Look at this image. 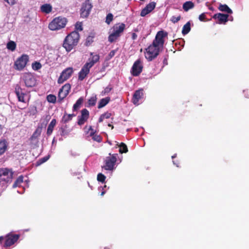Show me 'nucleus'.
<instances>
[{
	"mask_svg": "<svg viewBox=\"0 0 249 249\" xmlns=\"http://www.w3.org/2000/svg\"><path fill=\"white\" fill-rule=\"evenodd\" d=\"M22 79L27 87H32L36 85V80L33 75L30 72H25L22 74Z\"/></svg>",
	"mask_w": 249,
	"mask_h": 249,
	"instance_id": "0eeeda50",
	"label": "nucleus"
},
{
	"mask_svg": "<svg viewBox=\"0 0 249 249\" xmlns=\"http://www.w3.org/2000/svg\"><path fill=\"white\" fill-rule=\"evenodd\" d=\"M4 0L6 1L9 4L11 5L15 4L17 1V0Z\"/></svg>",
	"mask_w": 249,
	"mask_h": 249,
	"instance_id": "c03bdc74",
	"label": "nucleus"
},
{
	"mask_svg": "<svg viewBox=\"0 0 249 249\" xmlns=\"http://www.w3.org/2000/svg\"><path fill=\"white\" fill-rule=\"evenodd\" d=\"M219 9L221 11L227 12L228 13H231V10L227 5H220Z\"/></svg>",
	"mask_w": 249,
	"mask_h": 249,
	"instance_id": "2f4dec72",
	"label": "nucleus"
},
{
	"mask_svg": "<svg viewBox=\"0 0 249 249\" xmlns=\"http://www.w3.org/2000/svg\"><path fill=\"white\" fill-rule=\"evenodd\" d=\"M2 126L0 124V134L2 132Z\"/></svg>",
	"mask_w": 249,
	"mask_h": 249,
	"instance_id": "864d4df0",
	"label": "nucleus"
},
{
	"mask_svg": "<svg viewBox=\"0 0 249 249\" xmlns=\"http://www.w3.org/2000/svg\"><path fill=\"white\" fill-rule=\"evenodd\" d=\"M71 89V86L69 84H66L63 86L60 89L58 93V97L62 100L65 98L69 94Z\"/></svg>",
	"mask_w": 249,
	"mask_h": 249,
	"instance_id": "dca6fc26",
	"label": "nucleus"
},
{
	"mask_svg": "<svg viewBox=\"0 0 249 249\" xmlns=\"http://www.w3.org/2000/svg\"><path fill=\"white\" fill-rule=\"evenodd\" d=\"M15 93L18 98V100L19 102H21L24 103H26L27 102H28L29 98H26L27 95L22 91V89L19 86H17L16 87Z\"/></svg>",
	"mask_w": 249,
	"mask_h": 249,
	"instance_id": "9b49d317",
	"label": "nucleus"
},
{
	"mask_svg": "<svg viewBox=\"0 0 249 249\" xmlns=\"http://www.w3.org/2000/svg\"><path fill=\"white\" fill-rule=\"evenodd\" d=\"M87 41H92V37H91L90 36H89L88 38H87Z\"/></svg>",
	"mask_w": 249,
	"mask_h": 249,
	"instance_id": "8fccbe9b",
	"label": "nucleus"
},
{
	"mask_svg": "<svg viewBox=\"0 0 249 249\" xmlns=\"http://www.w3.org/2000/svg\"><path fill=\"white\" fill-rule=\"evenodd\" d=\"M47 100L48 102L54 103L56 102V96L53 94H49L47 96Z\"/></svg>",
	"mask_w": 249,
	"mask_h": 249,
	"instance_id": "72a5a7b5",
	"label": "nucleus"
},
{
	"mask_svg": "<svg viewBox=\"0 0 249 249\" xmlns=\"http://www.w3.org/2000/svg\"><path fill=\"white\" fill-rule=\"evenodd\" d=\"M109 55L111 56H112L114 55V52L113 51H112L110 53H109Z\"/></svg>",
	"mask_w": 249,
	"mask_h": 249,
	"instance_id": "3c124183",
	"label": "nucleus"
},
{
	"mask_svg": "<svg viewBox=\"0 0 249 249\" xmlns=\"http://www.w3.org/2000/svg\"><path fill=\"white\" fill-rule=\"evenodd\" d=\"M142 65L140 60H137L133 64L131 72L133 75L138 76L142 72Z\"/></svg>",
	"mask_w": 249,
	"mask_h": 249,
	"instance_id": "f8f14e48",
	"label": "nucleus"
},
{
	"mask_svg": "<svg viewBox=\"0 0 249 249\" xmlns=\"http://www.w3.org/2000/svg\"><path fill=\"white\" fill-rule=\"evenodd\" d=\"M160 50L161 49L152 44L145 49V57L148 61H151L158 55Z\"/></svg>",
	"mask_w": 249,
	"mask_h": 249,
	"instance_id": "20e7f679",
	"label": "nucleus"
},
{
	"mask_svg": "<svg viewBox=\"0 0 249 249\" xmlns=\"http://www.w3.org/2000/svg\"><path fill=\"white\" fill-rule=\"evenodd\" d=\"M40 9L42 12L49 14L52 10V6L50 4H44L41 6Z\"/></svg>",
	"mask_w": 249,
	"mask_h": 249,
	"instance_id": "5701e85b",
	"label": "nucleus"
},
{
	"mask_svg": "<svg viewBox=\"0 0 249 249\" xmlns=\"http://www.w3.org/2000/svg\"><path fill=\"white\" fill-rule=\"evenodd\" d=\"M85 132L87 134L89 135V136L92 137V139L97 142H100L102 140L101 137L97 134H95L94 130L92 129L91 126H87L85 127Z\"/></svg>",
	"mask_w": 249,
	"mask_h": 249,
	"instance_id": "4468645a",
	"label": "nucleus"
},
{
	"mask_svg": "<svg viewBox=\"0 0 249 249\" xmlns=\"http://www.w3.org/2000/svg\"><path fill=\"white\" fill-rule=\"evenodd\" d=\"M75 29L78 31H82L83 30L82 24L81 22H77L75 24Z\"/></svg>",
	"mask_w": 249,
	"mask_h": 249,
	"instance_id": "79ce46f5",
	"label": "nucleus"
},
{
	"mask_svg": "<svg viewBox=\"0 0 249 249\" xmlns=\"http://www.w3.org/2000/svg\"><path fill=\"white\" fill-rule=\"evenodd\" d=\"M110 99L109 97H106L101 99L98 105V108H101L105 107L109 101Z\"/></svg>",
	"mask_w": 249,
	"mask_h": 249,
	"instance_id": "bb28decb",
	"label": "nucleus"
},
{
	"mask_svg": "<svg viewBox=\"0 0 249 249\" xmlns=\"http://www.w3.org/2000/svg\"><path fill=\"white\" fill-rule=\"evenodd\" d=\"M105 194V191H103L101 193V195L103 196Z\"/></svg>",
	"mask_w": 249,
	"mask_h": 249,
	"instance_id": "6e6d98bb",
	"label": "nucleus"
},
{
	"mask_svg": "<svg viewBox=\"0 0 249 249\" xmlns=\"http://www.w3.org/2000/svg\"><path fill=\"white\" fill-rule=\"evenodd\" d=\"M18 238L19 235L18 234L7 235L5 243V246L9 247L12 245L18 240Z\"/></svg>",
	"mask_w": 249,
	"mask_h": 249,
	"instance_id": "6ab92c4d",
	"label": "nucleus"
},
{
	"mask_svg": "<svg viewBox=\"0 0 249 249\" xmlns=\"http://www.w3.org/2000/svg\"><path fill=\"white\" fill-rule=\"evenodd\" d=\"M104 119V117L103 116V115H101L99 119V122L101 123L103 122Z\"/></svg>",
	"mask_w": 249,
	"mask_h": 249,
	"instance_id": "09e8293b",
	"label": "nucleus"
},
{
	"mask_svg": "<svg viewBox=\"0 0 249 249\" xmlns=\"http://www.w3.org/2000/svg\"><path fill=\"white\" fill-rule=\"evenodd\" d=\"M143 95L142 90V89H139L135 91L133 95L132 102L133 103L136 105L139 104V101L141 99L142 96Z\"/></svg>",
	"mask_w": 249,
	"mask_h": 249,
	"instance_id": "aec40b11",
	"label": "nucleus"
},
{
	"mask_svg": "<svg viewBox=\"0 0 249 249\" xmlns=\"http://www.w3.org/2000/svg\"><path fill=\"white\" fill-rule=\"evenodd\" d=\"M90 69L84 65L78 73V79L80 81L83 80L89 73Z\"/></svg>",
	"mask_w": 249,
	"mask_h": 249,
	"instance_id": "a211bd4d",
	"label": "nucleus"
},
{
	"mask_svg": "<svg viewBox=\"0 0 249 249\" xmlns=\"http://www.w3.org/2000/svg\"><path fill=\"white\" fill-rule=\"evenodd\" d=\"M100 59V56L98 54L91 53L90 57L88 59L87 62L85 63V65L89 68H91L96 63H97Z\"/></svg>",
	"mask_w": 249,
	"mask_h": 249,
	"instance_id": "2eb2a0df",
	"label": "nucleus"
},
{
	"mask_svg": "<svg viewBox=\"0 0 249 249\" xmlns=\"http://www.w3.org/2000/svg\"><path fill=\"white\" fill-rule=\"evenodd\" d=\"M29 60V56L27 54H22L18 57L14 62V68L19 71H22L26 66Z\"/></svg>",
	"mask_w": 249,
	"mask_h": 249,
	"instance_id": "39448f33",
	"label": "nucleus"
},
{
	"mask_svg": "<svg viewBox=\"0 0 249 249\" xmlns=\"http://www.w3.org/2000/svg\"><path fill=\"white\" fill-rule=\"evenodd\" d=\"M194 7V4L191 1L185 2L183 5V9L185 11H188L189 9Z\"/></svg>",
	"mask_w": 249,
	"mask_h": 249,
	"instance_id": "393cba45",
	"label": "nucleus"
},
{
	"mask_svg": "<svg viewBox=\"0 0 249 249\" xmlns=\"http://www.w3.org/2000/svg\"><path fill=\"white\" fill-rule=\"evenodd\" d=\"M180 19V16H178V17L173 16V17H172V18H171V21L173 23H175L178 22Z\"/></svg>",
	"mask_w": 249,
	"mask_h": 249,
	"instance_id": "ea45409f",
	"label": "nucleus"
},
{
	"mask_svg": "<svg viewBox=\"0 0 249 249\" xmlns=\"http://www.w3.org/2000/svg\"><path fill=\"white\" fill-rule=\"evenodd\" d=\"M79 34L77 32H72L65 38L63 44V47L67 52H70L77 45L79 39Z\"/></svg>",
	"mask_w": 249,
	"mask_h": 249,
	"instance_id": "f257e3e1",
	"label": "nucleus"
},
{
	"mask_svg": "<svg viewBox=\"0 0 249 249\" xmlns=\"http://www.w3.org/2000/svg\"><path fill=\"white\" fill-rule=\"evenodd\" d=\"M74 115L73 114H65L63 117V121L67 123L72 119Z\"/></svg>",
	"mask_w": 249,
	"mask_h": 249,
	"instance_id": "f704fd0d",
	"label": "nucleus"
},
{
	"mask_svg": "<svg viewBox=\"0 0 249 249\" xmlns=\"http://www.w3.org/2000/svg\"><path fill=\"white\" fill-rule=\"evenodd\" d=\"M92 7L91 2L89 0H86L82 5L81 10V16L83 18H87L89 14Z\"/></svg>",
	"mask_w": 249,
	"mask_h": 249,
	"instance_id": "9d476101",
	"label": "nucleus"
},
{
	"mask_svg": "<svg viewBox=\"0 0 249 249\" xmlns=\"http://www.w3.org/2000/svg\"><path fill=\"white\" fill-rule=\"evenodd\" d=\"M125 27V24L123 23H119L114 25L112 28V33L108 36V41L112 42L116 40L124 32Z\"/></svg>",
	"mask_w": 249,
	"mask_h": 249,
	"instance_id": "f03ea898",
	"label": "nucleus"
},
{
	"mask_svg": "<svg viewBox=\"0 0 249 249\" xmlns=\"http://www.w3.org/2000/svg\"><path fill=\"white\" fill-rule=\"evenodd\" d=\"M67 22L66 18L57 17L49 23L48 27L52 31L59 30L65 27Z\"/></svg>",
	"mask_w": 249,
	"mask_h": 249,
	"instance_id": "7ed1b4c3",
	"label": "nucleus"
},
{
	"mask_svg": "<svg viewBox=\"0 0 249 249\" xmlns=\"http://www.w3.org/2000/svg\"><path fill=\"white\" fill-rule=\"evenodd\" d=\"M83 99L82 98H80L73 105V108L74 110L78 109L83 102Z\"/></svg>",
	"mask_w": 249,
	"mask_h": 249,
	"instance_id": "473e14b6",
	"label": "nucleus"
},
{
	"mask_svg": "<svg viewBox=\"0 0 249 249\" xmlns=\"http://www.w3.org/2000/svg\"><path fill=\"white\" fill-rule=\"evenodd\" d=\"M49 157H50V156H47L46 157H44V158H42L41 159V160H42L41 162L43 163V162L46 161L49 159Z\"/></svg>",
	"mask_w": 249,
	"mask_h": 249,
	"instance_id": "49530a36",
	"label": "nucleus"
},
{
	"mask_svg": "<svg viewBox=\"0 0 249 249\" xmlns=\"http://www.w3.org/2000/svg\"><path fill=\"white\" fill-rule=\"evenodd\" d=\"M42 68L41 63L37 61H35L32 64V68L34 71H37Z\"/></svg>",
	"mask_w": 249,
	"mask_h": 249,
	"instance_id": "c756f323",
	"label": "nucleus"
},
{
	"mask_svg": "<svg viewBox=\"0 0 249 249\" xmlns=\"http://www.w3.org/2000/svg\"><path fill=\"white\" fill-rule=\"evenodd\" d=\"M96 96L92 95L88 101V106H94L96 102Z\"/></svg>",
	"mask_w": 249,
	"mask_h": 249,
	"instance_id": "c85d7f7f",
	"label": "nucleus"
},
{
	"mask_svg": "<svg viewBox=\"0 0 249 249\" xmlns=\"http://www.w3.org/2000/svg\"><path fill=\"white\" fill-rule=\"evenodd\" d=\"M73 72V69L71 67L68 68L63 71L58 79V83L62 84L67 80L71 76Z\"/></svg>",
	"mask_w": 249,
	"mask_h": 249,
	"instance_id": "6e6552de",
	"label": "nucleus"
},
{
	"mask_svg": "<svg viewBox=\"0 0 249 249\" xmlns=\"http://www.w3.org/2000/svg\"><path fill=\"white\" fill-rule=\"evenodd\" d=\"M198 18L201 21H204V20L206 18L205 13H202L201 15H200Z\"/></svg>",
	"mask_w": 249,
	"mask_h": 249,
	"instance_id": "37998d69",
	"label": "nucleus"
},
{
	"mask_svg": "<svg viewBox=\"0 0 249 249\" xmlns=\"http://www.w3.org/2000/svg\"><path fill=\"white\" fill-rule=\"evenodd\" d=\"M176 156H177V155H176V154H175L174 156H173L172 157V159L175 158V157H176Z\"/></svg>",
	"mask_w": 249,
	"mask_h": 249,
	"instance_id": "4d7b16f0",
	"label": "nucleus"
},
{
	"mask_svg": "<svg viewBox=\"0 0 249 249\" xmlns=\"http://www.w3.org/2000/svg\"><path fill=\"white\" fill-rule=\"evenodd\" d=\"M118 155L117 154H113L109 157H107L106 160V164L105 168L107 170H112L117 161Z\"/></svg>",
	"mask_w": 249,
	"mask_h": 249,
	"instance_id": "1a4fd4ad",
	"label": "nucleus"
},
{
	"mask_svg": "<svg viewBox=\"0 0 249 249\" xmlns=\"http://www.w3.org/2000/svg\"><path fill=\"white\" fill-rule=\"evenodd\" d=\"M12 177L11 172L7 169H0V182L8 181Z\"/></svg>",
	"mask_w": 249,
	"mask_h": 249,
	"instance_id": "ddd939ff",
	"label": "nucleus"
},
{
	"mask_svg": "<svg viewBox=\"0 0 249 249\" xmlns=\"http://www.w3.org/2000/svg\"><path fill=\"white\" fill-rule=\"evenodd\" d=\"M56 121L55 119H53L50 124L48 125V128H47V133L48 135H51L53 131V128L56 125Z\"/></svg>",
	"mask_w": 249,
	"mask_h": 249,
	"instance_id": "b1692460",
	"label": "nucleus"
},
{
	"mask_svg": "<svg viewBox=\"0 0 249 249\" xmlns=\"http://www.w3.org/2000/svg\"><path fill=\"white\" fill-rule=\"evenodd\" d=\"M191 30L190 22H187L183 27L182 33L184 35L187 34Z\"/></svg>",
	"mask_w": 249,
	"mask_h": 249,
	"instance_id": "a878e982",
	"label": "nucleus"
},
{
	"mask_svg": "<svg viewBox=\"0 0 249 249\" xmlns=\"http://www.w3.org/2000/svg\"><path fill=\"white\" fill-rule=\"evenodd\" d=\"M8 143L5 140L0 141V155L3 154L7 150Z\"/></svg>",
	"mask_w": 249,
	"mask_h": 249,
	"instance_id": "4be33fe9",
	"label": "nucleus"
},
{
	"mask_svg": "<svg viewBox=\"0 0 249 249\" xmlns=\"http://www.w3.org/2000/svg\"><path fill=\"white\" fill-rule=\"evenodd\" d=\"M37 130H36V132H35V133L33 134L34 136H36V134L37 133Z\"/></svg>",
	"mask_w": 249,
	"mask_h": 249,
	"instance_id": "13d9d810",
	"label": "nucleus"
},
{
	"mask_svg": "<svg viewBox=\"0 0 249 249\" xmlns=\"http://www.w3.org/2000/svg\"><path fill=\"white\" fill-rule=\"evenodd\" d=\"M102 115L104 117V118L106 119L109 118L111 116V113H108V112L105 113Z\"/></svg>",
	"mask_w": 249,
	"mask_h": 249,
	"instance_id": "a18cd8bd",
	"label": "nucleus"
},
{
	"mask_svg": "<svg viewBox=\"0 0 249 249\" xmlns=\"http://www.w3.org/2000/svg\"><path fill=\"white\" fill-rule=\"evenodd\" d=\"M113 15L111 14H108L107 17L106 22L107 24H109L113 19Z\"/></svg>",
	"mask_w": 249,
	"mask_h": 249,
	"instance_id": "58836bf2",
	"label": "nucleus"
},
{
	"mask_svg": "<svg viewBox=\"0 0 249 249\" xmlns=\"http://www.w3.org/2000/svg\"><path fill=\"white\" fill-rule=\"evenodd\" d=\"M156 4L155 2H151L147 4L145 8L151 12L155 8Z\"/></svg>",
	"mask_w": 249,
	"mask_h": 249,
	"instance_id": "c9c22d12",
	"label": "nucleus"
},
{
	"mask_svg": "<svg viewBox=\"0 0 249 249\" xmlns=\"http://www.w3.org/2000/svg\"><path fill=\"white\" fill-rule=\"evenodd\" d=\"M89 117V111L86 109H82L81 111V115L79 116L78 124L79 125L83 124L88 120Z\"/></svg>",
	"mask_w": 249,
	"mask_h": 249,
	"instance_id": "f3484780",
	"label": "nucleus"
},
{
	"mask_svg": "<svg viewBox=\"0 0 249 249\" xmlns=\"http://www.w3.org/2000/svg\"><path fill=\"white\" fill-rule=\"evenodd\" d=\"M137 38V35L136 33H133L132 35V38L133 40H135Z\"/></svg>",
	"mask_w": 249,
	"mask_h": 249,
	"instance_id": "de8ad7c7",
	"label": "nucleus"
},
{
	"mask_svg": "<svg viewBox=\"0 0 249 249\" xmlns=\"http://www.w3.org/2000/svg\"><path fill=\"white\" fill-rule=\"evenodd\" d=\"M16 43L13 41H10L7 44V48L13 52L16 48Z\"/></svg>",
	"mask_w": 249,
	"mask_h": 249,
	"instance_id": "cd10ccee",
	"label": "nucleus"
},
{
	"mask_svg": "<svg viewBox=\"0 0 249 249\" xmlns=\"http://www.w3.org/2000/svg\"><path fill=\"white\" fill-rule=\"evenodd\" d=\"M167 36L166 32L163 31L158 32L152 44L162 49L164 42V37Z\"/></svg>",
	"mask_w": 249,
	"mask_h": 249,
	"instance_id": "423d86ee",
	"label": "nucleus"
},
{
	"mask_svg": "<svg viewBox=\"0 0 249 249\" xmlns=\"http://www.w3.org/2000/svg\"><path fill=\"white\" fill-rule=\"evenodd\" d=\"M23 178L22 176L19 177L13 184V187L15 188L21 183L23 182Z\"/></svg>",
	"mask_w": 249,
	"mask_h": 249,
	"instance_id": "e433bc0d",
	"label": "nucleus"
},
{
	"mask_svg": "<svg viewBox=\"0 0 249 249\" xmlns=\"http://www.w3.org/2000/svg\"><path fill=\"white\" fill-rule=\"evenodd\" d=\"M108 126H109V127H111L112 129L113 128V126L112 125H111V124H108Z\"/></svg>",
	"mask_w": 249,
	"mask_h": 249,
	"instance_id": "5fc2aeb1",
	"label": "nucleus"
},
{
	"mask_svg": "<svg viewBox=\"0 0 249 249\" xmlns=\"http://www.w3.org/2000/svg\"><path fill=\"white\" fill-rule=\"evenodd\" d=\"M150 12L148 10H147L145 7L142 10L141 13V16L142 17H144L146 15H147L148 13H149Z\"/></svg>",
	"mask_w": 249,
	"mask_h": 249,
	"instance_id": "a19ab883",
	"label": "nucleus"
},
{
	"mask_svg": "<svg viewBox=\"0 0 249 249\" xmlns=\"http://www.w3.org/2000/svg\"><path fill=\"white\" fill-rule=\"evenodd\" d=\"M117 145L119 146L120 149L119 152L121 153H126L128 151L126 145L124 143H121L120 144L117 143Z\"/></svg>",
	"mask_w": 249,
	"mask_h": 249,
	"instance_id": "7c9ffc66",
	"label": "nucleus"
},
{
	"mask_svg": "<svg viewBox=\"0 0 249 249\" xmlns=\"http://www.w3.org/2000/svg\"><path fill=\"white\" fill-rule=\"evenodd\" d=\"M3 240V237L2 236H0V244L1 243L2 241Z\"/></svg>",
	"mask_w": 249,
	"mask_h": 249,
	"instance_id": "603ef678",
	"label": "nucleus"
},
{
	"mask_svg": "<svg viewBox=\"0 0 249 249\" xmlns=\"http://www.w3.org/2000/svg\"><path fill=\"white\" fill-rule=\"evenodd\" d=\"M106 177V176L102 174V173H99L97 175V180L99 181L104 182L105 180Z\"/></svg>",
	"mask_w": 249,
	"mask_h": 249,
	"instance_id": "4c0bfd02",
	"label": "nucleus"
},
{
	"mask_svg": "<svg viewBox=\"0 0 249 249\" xmlns=\"http://www.w3.org/2000/svg\"><path fill=\"white\" fill-rule=\"evenodd\" d=\"M229 16L227 15H225L221 13L215 14L213 18H217L220 21L219 23H221L222 22H226L228 20V18Z\"/></svg>",
	"mask_w": 249,
	"mask_h": 249,
	"instance_id": "412c9836",
	"label": "nucleus"
}]
</instances>
